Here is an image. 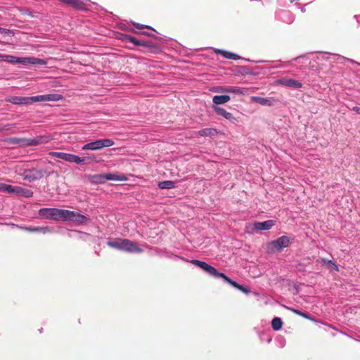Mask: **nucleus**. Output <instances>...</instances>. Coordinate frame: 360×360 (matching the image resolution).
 Here are the masks:
<instances>
[{"label":"nucleus","mask_w":360,"mask_h":360,"mask_svg":"<svg viewBox=\"0 0 360 360\" xmlns=\"http://www.w3.org/2000/svg\"><path fill=\"white\" fill-rule=\"evenodd\" d=\"M176 257L181 259V260L186 262H190L201 269H202L205 272L208 274L210 276L214 277V278H221L224 282L229 283L233 287L238 289L239 290L243 292L245 294H248L250 290L249 288L244 287L236 281H232L230 278L226 276L224 274L220 273L217 271L216 268L214 266L210 265L205 262L200 261L198 259H187L182 257L176 256Z\"/></svg>","instance_id":"1"},{"label":"nucleus","mask_w":360,"mask_h":360,"mask_svg":"<svg viewBox=\"0 0 360 360\" xmlns=\"http://www.w3.org/2000/svg\"><path fill=\"white\" fill-rule=\"evenodd\" d=\"M107 244L112 248L130 253H141L143 252V250L139 248L135 242L129 239L118 238L114 240L108 241Z\"/></svg>","instance_id":"2"},{"label":"nucleus","mask_w":360,"mask_h":360,"mask_svg":"<svg viewBox=\"0 0 360 360\" xmlns=\"http://www.w3.org/2000/svg\"><path fill=\"white\" fill-rule=\"evenodd\" d=\"M86 177L91 184H103L107 181H125L127 179L125 175L117 173L87 174Z\"/></svg>","instance_id":"3"},{"label":"nucleus","mask_w":360,"mask_h":360,"mask_svg":"<svg viewBox=\"0 0 360 360\" xmlns=\"http://www.w3.org/2000/svg\"><path fill=\"white\" fill-rule=\"evenodd\" d=\"M64 210L58 208H41L38 213L43 219L63 221Z\"/></svg>","instance_id":"4"},{"label":"nucleus","mask_w":360,"mask_h":360,"mask_svg":"<svg viewBox=\"0 0 360 360\" xmlns=\"http://www.w3.org/2000/svg\"><path fill=\"white\" fill-rule=\"evenodd\" d=\"M114 144L115 142L113 141V140L110 139H98L95 141H91L83 145L82 149L84 150H98L103 148L112 146Z\"/></svg>","instance_id":"5"},{"label":"nucleus","mask_w":360,"mask_h":360,"mask_svg":"<svg viewBox=\"0 0 360 360\" xmlns=\"http://www.w3.org/2000/svg\"><path fill=\"white\" fill-rule=\"evenodd\" d=\"M63 221H74L78 224H85L90 221V219L85 215L68 210H64Z\"/></svg>","instance_id":"6"},{"label":"nucleus","mask_w":360,"mask_h":360,"mask_svg":"<svg viewBox=\"0 0 360 360\" xmlns=\"http://www.w3.org/2000/svg\"><path fill=\"white\" fill-rule=\"evenodd\" d=\"M49 155L53 158H59V159L63 160L66 162H74L77 165L82 164L83 160H84V159H81V157H79L78 155H76L74 154H70V153H63V152L52 151V152L49 153Z\"/></svg>","instance_id":"7"},{"label":"nucleus","mask_w":360,"mask_h":360,"mask_svg":"<svg viewBox=\"0 0 360 360\" xmlns=\"http://www.w3.org/2000/svg\"><path fill=\"white\" fill-rule=\"evenodd\" d=\"M289 243L290 238L286 236H283L271 241L267 246L268 250L271 252L281 251L283 248L288 247Z\"/></svg>","instance_id":"8"},{"label":"nucleus","mask_w":360,"mask_h":360,"mask_svg":"<svg viewBox=\"0 0 360 360\" xmlns=\"http://www.w3.org/2000/svg\"><path fill=\"white\" fill-rule=\"evenodd\" d=\"M50 140L51 137L47 135H41L35 138H25L24 147L39 146L48 143Z\"/></svg>","instance_id":"9"},{"label":"nucleus","mask_w":360,"mask_h":360,"mask_svg":"<svg viewBox=\"0 0 360 360\" xmlns=\"http://www.w3.org/2000/svg\"><path fill=\"white\" fill-rule=\"evenodd\" d=\"M18 63L22 64L25 65H46L47 64V61L35 58V57H18Z\"/></svg>","instance_id":"10"},{"label":"nucleus","mask_w":360,"mask_h":360,"mask_svg":"<svg viewBox=\"0 0 360 360\" xmlns=\"http://www.w3.org/2000/svg\"><path fill=\"white\" fill-rule=\"evenodd\" d=\"M275 225L274 220H266L264 221H257L253 224V229L255 231H267L270 230Z\"/></svg>","instance_id":"11"},{"label":"nucleus","mask_w":360,"mask_h":360,"mask_svg":"<svg viewBox=\"0 0 360 360\" xmlns=\"http://www.w3.org/2000/svg\"><path fill=\"white\" fill-rule=\"evenodd\" d=\"M44 175V171L43 169H32L27 172L25 179L31 182L43 178Z\"/></svg>","instance_id":"12"},{"label":"nucleus","mask_w":360,"mask_h":360,"mask_svg":"<svg viewBox=\"0 0 360 360\" xmlns=\"http://www.w3.org/2000/svg\"><path fill=\"white\" fill-rule=\"evenodd\" d=\"M278 83L283 86L292 87L294 89H300L302 86V83L299 81L290 78H283L279 79Z\"/></svg>","instance_id":"13"},{"label":"nucleus","mask_w":360,"mask_h":360,"mask_svg":"<svg viewBox=\"0 0 360 360\" xmlns=\"http://www.w3.org/2000/svg\"><path fill=\"white\" fill-rule=\"evenodd\" d=\"M212 109L218 115L222 116L223 117L229 121H233L235 120V117H233L232 113L227 112L225 109H224L221 107L213 105Z\"/></svg>","instance_id":"14"},{"label":"nucleus","mask_w":360,"mask_h":360,"mask_svg":"<svg viewBox=\"0 0 360 360\" xmlns=\"http://www.w3.org/2000/svg\"><path fill=\"white\" fill-rule=\"evenodd\" d=\"M251 101L264 106H271L274 100L271 98H263L260 96H252Z\"/></svg>","instance_id":"15"},{"label":"nucleus","mask_w":360,"mask_h":360,"mask_svg":"<svg viewBox=\"0 0 360 360\" xmlns=\"http://www.w3.org/2000/svg\"><path fill=\"white\" fill-rule=\"evenodd\" d=\"M6 101L15 105L30 104L29 97L12 96L6 99Z\"/></svg>","instance_id":"16"},{"label":"nucleus","mask_w":360,"mask_h":360,"mask_svg":"<svg viewBox=\"0 0 360 360\" xmlns=\"http://www.w3.org/2000/svg\"><path fill=\"white\" fill-rule=\"evenodd\" d=\"M124 39L127 41L134 44L136 46H142L144 47H150L151 46V44L150 42L144 41V40H139L136 38H135L134 37H132L130 35H126Z\"/></svg>","instance_id":"17"},{"label":"nucleus","mask_w":360,"mask_h":360,"mask_svg":"<svg viewBox=\"0 0 360 360\" xmlns=\"http://www.w3.org/2000/svg\"><path fill=\"white\" fill-rule=\"evenodd\" d=\"M214 52L217 54H220L223 57H224L225 58H227V59H231V60H238V59H240L241 57L239 56L238 55L234 53H231V52H229V51H224V50H222V49H214Z\"/></svg>","instance_id":"18"},{"label":"nucleus","mask_w":360,"mask_h":360,"mask_svg":"<svg viewBox=\"0 0 360 360\" xmlns=\"http://www.w3.org/2000/svg\"><path fill=\"white\" fill-rule=\"evenodd\" d=\"M231 99L229 95H216L213 97L212 101L216 105L224 104Z\"/></svg>","instance_id":"19"},{"label":"nucleus","mask_w":360,"mask_h":360,"mask_svg":"<svg viewBox=\"0 0 360 360\" xmlns=\"http://www.w3.org/2000/svg\"><path fill=\"white\" fill-rule=\"evenodd\" d=\"M15 194L25 198H30L33 195V192L30 189L17 186Z\"/></svg>","instance_id":"20"},{"label":"nucleus","mask_w":360,"mask_h":360,"mask_svg":"<svg viewBox=\"0 0 360 360\" xmlns=\"http://www.w3.org/2000/svg\"><path fill=\"white\" fill-rule=\"evenodd\" d=\"M217 134V131L215 129H211V128L202 129L198 131V134L201 136L213 137Z\"/></svg>","instance_id":"21"},{"label":"nucleus","mask_w":360,"mask_h":360,"mask_svg":"<svg viewBox=\"0 0 360 360\" xmlns=\"http://www.w3.org/2000/svg\"><path fill=\"white\" fill-rule=\"evenodd\" d=\"M9 144L18 145L19 146L24 147L25 138L11 137L5 140Z\"/></svg>","instance_id":"22"},{"label":"nucleus","mask_w":360,"mask_h":360,"mask_svg":"<svg viewBox=\"0 0 360 360\" xmlns=\"http://www.w3.org/2000/svg\"><path fill=\"white\" fill-rule=\"evenodd\" d=\"M0 60L6 61L11 64H17L18 57L11 55L0 54Z\"/></svg>","instance_id":"23"},{"label":"nucleus","mask_w":360,"mask_h":360,"mask_svg":"<svg viewBox=\"0 0 360 360\" xmlns=\"http://www.w3.org/2000/svg\"><path fill=\"white\" fill-rule=\"evenodd\" d=\"M176 186V184L173 181H163L158 184V187L161 189H171Z\"/></svg>","instance_id":"24"},{"label":"nucleus","mask_w":360,"mask_h":360,"mask_svg":"<svg viewBox=\"0 0 360 360\" xmlns=\"http://www.w3.org/2000/svg\"><path fill=\"white\" fill-rule=\"evenodd\" d=\"M282 326H283V321L281 318L275 317L272 319L271 327L274 330H276V331L279 330L282 328Z\"/></svg>","instance_id":"25"},{"label":"nucleus","mask_w":360,"mask_h":360,"mask_svg":"<svg viewBox=\"0 0 360 360\" xmlns=\"http://www.w3.org/2000/svg\"><path fill=\"white\" fill-rule=\"evenodd\" d=\"M321 261L322 263L328 264L331 270L337 271L339 270L338 265L333 261L325 258H321Z\"/></svg>","instance_id":"26"},{"label":"nucleus","mask_w":360,"mask_h":360,"mask_svg":"<svg viewBox=\"0 0 360 360\" xmlns=\"http://www.w3.org/2000/svg\"><path fill=\"white\" fill-rule=\"evenodd\" d=\"M46 101H58L62 99V96L57 94H45Z\"/></svg>","instance_id":"27"},{"label":"nucleus","mask_w":360,"mask_h":360,"mask_svg":"<svg viewBox=\"0 0 360 360\" xmlns=\"http://www.w3.org/2000/svg\"><path fill=\"white\" fill-rule=\"evenodd\" d=\"M35 102H46L45 94L29 97V103H35Z\"/></svg>","instance_id":"28"},{"label":"nucleus","mask_w":360,"mask_h":360,"mask_svg":"<svg viewBox=\"0 0 360 360\" xmlns=\"http://www.w3.org/2000/svg\"><path fill=\"white\" fill-rule=\"evenodd\" d=\"M287 309L291 311H292L293 313L299 315V316H301L307 319H310V320H312V319L310 317V316L307 314V313H305V312H303L302 311H300L298 309H293V308H290V307H287Z\"/></svg>","instance_id":"29"},{"label":"nucleus","mask_w":360,"mask_h":360,"mask_svg":"<svg viewBox=\"0 0 360 360\" xmlns=\"http://www.w3.org/2000/svg\"><path fill=\"white\" fill-rule=\"evenodd\" d=\"M280 18L284 20V18H288V20L287 21L288 23H291L293 21V18L292 17V15L290 11H282L280 13Z\"/></svg>","instance_id":"30"},{"label":"nucleus","mask_w":360,"mask_h":360,"mask_svg":"<svg viewBox=\"0 0 360 360\" xmlns=\"http://www.w3.org/2000/svg\"><path fill=\"white\" fill-rule=\"evenodd\" d=\"M224 91L227 93H233V94H243V90L238 87L229 86V87L226 88L224 89Z\"/></svg>","instance_id":"31"},{"label":"nucleus","mask_w":360,"mask_h":360,"mask_svg":"<svg viewBox=\"0 0 360 360\" xmlns=\"http://www.w3.org/2000/svg\"><path fill=\"white\" fill-rule=\"evenodd\" d=\"M81 159H84L83 163H91V162H98V160H97L96 157L95 155L92 156H86V157H81Z\"/></svg>","instance_id":"32"},{"label":"nucleus","mask_w":360,"mask_h":360,"mask_svg":"<svg viewBox=\"0 0 360 360\" xmlns=\"http://www.w3.org/2000/svg\"><path fill=\"white\" fill-rule=\"evenodd\" d=\"M17 186H13L11 185H8L4 184L3 192L8 193H15Z\"/></svg>","instance_id":"33"},{"label":"nucleus","mask_w":360,"mask_h":360,"mask_svg":"<svg viewBox=\"0 0 360 360\" xmlns=\"http://www.w3.org/2000/svg\"><path fill=\"white\" fill-rule=\"evenodd\" d=\"M35 231H37V233H47L51 232L52 229L51 227H49V226L37 227Z\"/></svg>","instance_id":"34"},{"label":"nucleus","mask_w":360,"mask_h":360,"mask_svg":"<svg viewBox=\"0 0 360 360\" xmlns=\"http://www.w3.org/2000/svg\"><path fill=\"white\" fill-rule=\"evenodd\" d=\"M15 127L14 124H7L3 127H0V131H8L11 129L12 128Z\"/></svg>","instance_id":"35"},{"label":"nucleus","mask_w":360,"mask_h":360,"mask_svg":"<svg viewBox=\"0 0 360 360\" xmlns=\"http://www.w3.org/2000/svg\"><path fill=\"white\" fill-rule=\"evenodd\" d=\"M16 226L20 229H22V230H25V231H27L29 232H36L37 233V231H35L37 227H26V226Z\"/></svg>","instance_id":"36"},{"label":"nucleus","mask_w":360,"mask_h":360,"mask_svg":"<svg viewBox=\"0 0 360 360\" xmlns=\"http://www.w3.org/2000/svg\"><path fill=\"white\" fill-rule=\"evenodd\" d=\"M133 25L137 28V29H142L143 27L148 28V29H152L151 27L148 25H143L137 22H133Z\"/></svg>","instance_id":"37"},{"label":"nucleus","mask_w":360,"mask_h":360,"mask_svg":"<svg viewBox=\"0 0 360 360\" xmlns=\"http://www.w3.org/2000/svg\"><path fill=\"white\" fill-rule=\"evenodd\" d=\"M352 110L355 111L356 113L360 114V107L354 106Z\"/></svg>","instance_id":"38"},{"label":"nucleus","mask_w":360,"mask_h":360,"mask_svg":"<svg viewBox=\"0 0 360 360\" xmlns=\"http://www.w3.org/2000/svg\"><path fill=\"white\" fill-rule=\"evenodd\" d=\"M10 32V30L0 27V32L1 33H6V32Z\"/></svg>","instance_id":"39"},{"label":"nucleus","mask_w":360,"mask_h":360,"mask_svg":"<svg viewBox=\"0 0 360 360\" xmlns=\"http://www.w3.org/2000/svg\"><path fill=\"white\" fill-rule=\"evenodd\" d=\"M4 184L0 182V191L3 192Z\"/></svg>","instance_id":"40"},{"label":"nucleus","mask_w":360,"mask_h":360,"mask_svg":"<svg viewBox=\"0 0 360 360\" xmlns=\"http://www.w3.org/2000/svg\"><path fill=\"white\" fill-rule=\"evenodd\" d=\"M284 345H285V340L282 339L281 341L280 342V346H281V347H284Z\"/></svg>","instance_id":"41"},{"label":"nucleus","mask_w":360,"mask_h":360,"mask_svg":"<svg viewBox=\"0 0 360 360\" xmlns=\"http://www.w3.org/2000/svg\"><path fill=\"white\" fill-rule=\"evenodd\" d=\"M271 341V338H269L267 342L269 343Z\"/></svg>","instance_id":"42"}]
</instances>
